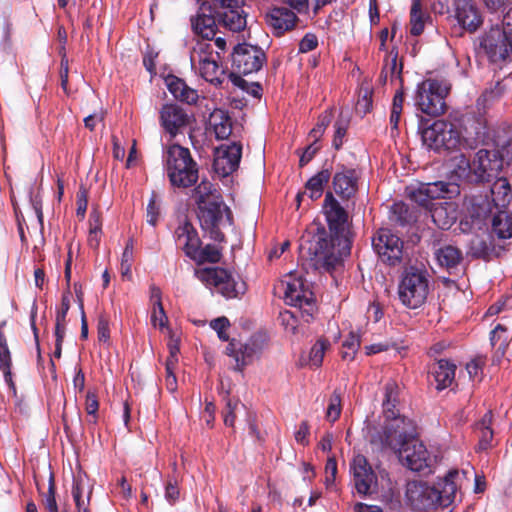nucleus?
I'll list each match as a JSON object with an SVG mask.
<instances>
[{"label":"nucleus","mask_w":512,"mask_h":512,"mask_svg":"<svg viewBox=\"0 0 512 512\" xmlns=\"http://www.w3.org/2000/svg\"><path fill=\"white\" fill-rule=\"evenodd\" d=\"M323 212L334 236H328L324 228L317 229L308 247L303 243L300 245V253L302 258L310 260V265L316 270L330 272L341 263L335 243L340 241L339 234L344 232L348 216L331 192L325 195Z\"/></svg>","instance_id":"f257e3e1"},{"label":"nucleus","mask_w":512,"mask_h":512,"mask_svg":"<svg viewBox=\"0 0 512 512\" xmlns=\"http://www.w3.org/2000/svg\"><path fill=\"white\" fill-rule=\"evenodd\" d=\"M163 161L172 186L187 188L197 182L198 166L188 148L170 145L163 155Z\"/></svg>","instance_id":"f03ea898"},{"label":"nucleus","mask_w":512,"mask_h":512,"mask_svg":"<svg viewBox=\"0 0 512 512\" xmlns=\"http://www.w3.org/2000/svg\"><path fill=\"white\" fill-rule=\"evenodd\" d=\"M495 143L496 149H481L476 153L472 161L475 181L488 182L496 178L504 163L509 164L512 161V138L506 140L498 135Z\"/></svg>","instance_id":"7ed1b4c3"},{"label":"nucleus","mask_w":512,"mask_h":512,"mask_svg":"<svg viewBox=\"0 0 512 512\" xmlns=\"http://www.w3.org/2000/svg\"><path fill=\"white\" fill-rule=\"evenodd\" d=\"M191 67L207 82L218 86L225 79V69L221 63L220 52L213 50L210 42L199 40L190 53Z\"/></svg>","instance_id":"20e7f679"},{"label":"nucleus","mask_w":512,"mask_h":512,"mask_svg":"<svg viewBox=\"0 0 512 512\" xmlns=\"http://www.w3.org/2000/svg\"><path fill=\"white\" fill-rule=\"evenodd\" d=\"M429 290L430 279L426 270L416 267L404 270L398 284V297L405 307H421L427 300Z\"/></svg>","instance_id":"39448f33"},{"label":"nucleus","mask_w":512,"mask_h":512,"mask_svg":"<svg viewBox=\"0 0 512 512\" xmlns=\"http://www.w3.org/2000/svg\"><path fill=\"white\" fill-rule=\"evenodd\" d=\"M489 60L501 66L512 54V8L503 16L501 26L492 27L481 41Z\"/></svg>","instance_id":"423d86ee"},{"label":"nucleus","mask_w":512,"mask_h":512,"mask_svg":"<svg viewBox=\"0 0 512 512\" xmlns=\"http://www.w3.org/2000/svg\"><path fill=\"white\" fill-rule=\"evenodd\" d=\"M449 91L450 87L445 81L425 79L416 87L414 104L417 110L428 116H440L446 111L445 99Z\"/></svg>","instance_id":"0eeeda50"},{"label":"nucleus","mask_w":512,"mask_h":512,"mask_svg":"<svg viewBox=\"0 0 512 512\" xmlns=\"http://www.w3.org/2000/svg\"><path fill=\"white\" fill-rule=\"evenodd\" d=\"M195 275L207 287L226 299L238 298L246 291V284L239 275L220 267L198 269Z\"/></svg>","instance_id":"6e6552de"},{"label":"nucleus","mask_w":512,"mask_h":512,"mask_svg":"<svg viewBox=\"0 0 512 512\" xmlns=\"http://www.w3.org/2000/svg\"><path fill=\"white\" fill-rule=\"evenodd\" d=\"M198 210L202 229L209 234L211 239L218 242L223 241L224 234L221 232V228L232 223L230 209L220 200L202 205Z\"/></svg>","instance_id":"1a4fd4ad"},{"label":"nucleus","mask_w":512,"mask_h":512,"mask_svg":"<svg viewBox=\"0 0 512 512\" xmlns=\"http://www.w3.org/2000/svg\"><path fill=\"white\" fill-rule=\"evenodd\" d=\"M396 449L402 463L412 471L429 474L437 463V456L417 439Z\"/></svg>","instance_id":"9d476101"},{"label":"nucleus","mask_w":512,"mask_h":512,"mask_svg":"<svg viewBox=\"0 0 512 512\" xmlns=\"http://www.w3.org/2000/svg\"><path fill=\"white\" fill-rule=\"evenodd\" d=\"M486 126V120L483 118H477L471 129L467 126L464 128L465 135L456 126V124L447 122V132L440 135V151L444 150H461L464 148H471V139H477L484 134Z\"/></svg>","instance_id":"9b49d317"},{"label":"nucleus","mask_w":512,"mask_h":512,"mask_svg":"<svg viewBox=\"0 0 512 512\" xmlns=\"http://www.w3.org/2000/svg\"><path fill=\"white\" fill-rule=\"evenodd\" d=\"M372 247L382 262L391 266L400 264L403 257V241L390 229H379L372 238Z\"/></svg>","instance_id":"f8f14e48"},{"label":"nucleus","mask_w":512,"mask_h":512,"mask_svg":"<svg viewBox=\"0 0 512 512\" xmlns=\"http://www.w3.org/2000/svg\"><path fill=\"white\" fill-rule=\"evenodd\" d=\"M265 61L266 56L261 48L246 43L238 44L232 53V73L248 75L258 72Z\"/></svg>","instance_id":"ddd939ff"},{"label":"nucleus","mask_w":512,"mask_h":512,"mask_svg":"<svg viewBox=\"0 0 512 512\" xmlns=\"http://www.w3.org/2000/svg\"><path fill=\"white\" fill-rule=\"evenodd\" d=\"M279 288L283 290L285 302L289 305L303 309L308 315L314 311L313 293L304 285L301 278L292 274L281 280Z\"/></svg>","instance_id":"4468645a"},{"label":"nucleus","mask_w":512,"mask_h":512,"mask_svg":"<svg viewBox=\"0 0 512 512\" xmlns=\"http://www.w3.org/2000/svg\"><path fill=\"white\" fill-rule=\"evenodd\" d=\"M279 288L283 290L285 302L289 305L303 309L308 315L314 311L313 293L304 285L301 278L292 274L281 280Z\"/></svg>","instance_id":"2eb2a0df"},{"label":"nucleus","mask_w":512,"mask_h":512,"mask_svg":"<svg viewBox=\"0 0 512 512\" xmlns=\"http://www.w3.org/2000/svg\"><path fill=\"white\" fill-rule=\"evenodd\" d=\"M408 194L415 203L428 207L434 199L450 198L459 194V185L455 182L447 183L444 181L421 183L416 187H409Z\"/></svg>","instance_id":"dca6fc26"},{"label":"nucleus","mask_w":512,"mask_h":512,"mask_svg":"<svg viewBox=\"0 0 512 512\" xmlns=\"http://www.w3.org/2000/svg\"><path fill=\"white\" fill-rule=\"evenodd\" d=\"M390 422L386 425L387 439L394 448L402 447L417 436V424L414 420L399 415L395 412L394 417H386Z\"/></svg>","instance_id":"f3484780"},{"label":"nucleus","mask_w":512,"mask_h":512,"mask_svg":"<svg viewBox=\"0 0 512 512\" xmlns=\"http://www.w3.org/2000/svg\"><path fill=\"white\" fill-rule=\"evenodd\" d=\"M405 496L407 503L417 511H428L438 506L437 489L425 482H408Z\"/></svg>","instance_id":"a211bd4d"},{"label":"nucleus","mask_w":512,"mask_h":512,"mask_svg":"<svg viewBox=\"0 0 512 512\" xmlns=\"http://www.w3.org/2000/svg\"><path fill=\"white\" fill-rule=\"evenodd\" d=\"M350 471L357 492L360 495L372 494L377 487V476L368 460L361 454L353 457L350 463Z\"/></svg>","instance_id":"6ab92c4d"},{"label":"nucleus","mask_w":512,"mask_h":512,"mask_svg":"<svg viewBox=\"0 0 512 512\" xmlns=\"http://www.w3.org/2000/svg\"><path fill=\"white\" fill-rule=\"evenodd\" d=\"M242 156V145L238 142L223 144L215 151L213 168L221 177L232 174L239 167Z\"/></svg>","instance_id":"aec40b11"},{"label":"nucleus","mask_w":512,"mask_h":512,"mask_svg":"<svg viewBox=\"0 0 512 512\" xmlns=\"http://www.w3.org/2000/svg\"><path fill=\"white\" fill-rule=\"evenodd\" d=\"M469 471L452 469L438 482L437 503L438 506L448 507L457 496L458 489L462 486L464 478H468Z\"/></svg>","instance_id":"412c9836"},{"label":"nucleus","mask_w":512,"mask_h":512,"mask_svg":"<svg viewBox=\"0 0 512 512\" xmlns=\"http://www.w3.org/2000/svg\"><path fill=\"white\" fill-rule=\"evenodd\" d=\"M159 122L166 133L175 137L188 125L189 116L177 104H164L159 111Z\"/></svg>","instance_id":"4be33fe9"},{"label":"nucleus","mask_w":512,"mask_h":512,"mask_svg":"<svg viewBox=\"0 0 512 512\" xmlns=\"http://www.w3.org/2000/svg\"><path fill=\"white\" fill-rule=\"evenodd\" d=\"M455 18L459 25L469 32H475L483 23L480 9L471 0L455 2Z\"/></svg>","instance_id":"5701e85b"},{"label":"nucleus","mask_w":512,"mask_h":512,"mask_svg":"<svg viewBox=\"0 0 512 512\" xmlns=\"http://www.w3.org/2000/svg\"><path fill=\"white\" fill-rule=\"evenodd\" d=\"M175 238L177 244L184 250L187 257L190 259L199 258L198 250L201 246V241L192 224L185 222L180 225L175 231Z\"/></svg>","instance_id":"b1692460"},{"label":"nucleus","mask_w":512,"mask_h":512,"mask_svg":"<svg viewBox=\"0 0 512 512\" xmlns=\"http://www.w3.org/2000/svg\"><path fill=\"white\" fill-rule=\"evenodd\" d=\"M210 7L203 4L195 17L191 19L192 29L195 34L202 37V40L210 42L216 34V20L215 16L211 13Z\"/></svg>","instance_id":"393cba45"},{"label":"nucleus","mask_w":512,"mask_h":512,"mask_svg":"<svg viewBox=\"0 0 512 512\" xmlns=\"http://www.w3.org/2000/svg\"><path fill=\"white\" fill-rule=\"evenodd\" d=\"M358 174L355 169L342 168L333 177V189L343 199H349L357 190Z\"/></svg>","instance_id":"a878e982"},{"label":"nucleus","mask_w":512,"mask_h":512,"mask_svg":"<svg viewBox=\"0 0 512 512\" xmlns=\"http://www.w3.org/2000/svg\"><path fill=\"white\" fill-rule=\"evenodd\" d=\"M266 20L276 35H282L294 27L297 17L286 7H274L268 12Z\"/></svg>","instance_id":"bb28decb"},{"label":"nucleus","mask_w":512,"mask_h":512,"mask_svg":"<svg viewBox=\"0 0 512 512\" xmlns=\"http://www.w3.org/2000/svg\"><path fill=\"white\" fill-rule=\"evenodd\" d=\"M494 212V204L486 196H474L469 200V216L472 222L479 227L486 224Z\"/></svg>","instance_id":"cd10ccee"},{"label":"nucleus","mask_w":512,"mask_h":512,"mask_svg":"<svg viewBox=\"0 0 512 512\" xmlns=\"http://www.w3.org/2000/svg\"><path fill=\"white\" fill-rule=\"evenodd\" d=\"M166 86L173 97L187 104H195L199 98L198 91L189 87L186 82L173 75H169L166 80Z\"/></svg>","instance_id":"c85d7f7f"},{"label":"nucleus","mask_w":512,"mask_h":512,"mask_svg":"<svg viewBox=\"0 0 512 512\" xmlns=\"http://www.w3.org/2000/svg\"><path fill=\"white\" fill-rule=\"evenodd\" d=\"M491 232L499 239L512 238V213L506 208L495 209L490 219Z\"/></svg>","instance_id":"c756f323"},{"label":"nucleus","mask_w":512,"mask_h":512,"mask_svg":"<svg viewBox=\"0 0 512 512\" xmlns=\"http://www.w3.org/2000/svg\"><path fill=\"white\" fill-rule=\"evenodd\" d=\"M209 126L219 140L227 139L232 132V121L228 113L222 109H215L209 117Z\"/></svg>","instance_id":"7c9ffc66"},{"label":"nucleus","mask_w":512,"mask_h":512,"mask_svg":"<svg viewBox=\"0 0 512 512\" xmlns=\"http://www.w3.org/2000/svg\"><path fill=\"white\" fill-rule=\"evenodd\" d=\"M450 178L453 181L472 180V163L462 153L455 155L448 163Z\"/></svg>","instance_id":"2f4dec72"},{"label":"nucleus","mask_w":512,"mask_h":512,"mask_svg":"<svg viewBox=\"0 0 512 512\" xmlns=\"http://www.w3.org/2000/svg\"><path fill=\"white\" fill-rule=\"evenodd\" d=\"M446 128L447 121L436 120L421 131V139L427 149L440 151V135L447 132Z\"/></svg>","instance_id":"473e14b6"},{"label":"nucleus","mask_w":512,"mask_h":512,"mask_svg":"<svg viewBox=\"0 0 512 512\" xmlns=\"http://www.w3.org/2000/svg\"><path fill=\"white\" fill-rule=\"evenodd\" d=\"M456 366L447 360L441 359L436 364L433 375L438 390H442L451 385L455 377Z\"/></svg>","instance_id":"72a5a7b5"},{"label":"nucleus","mask_w":512,"mask_h":512,"mask_svg":"<svg viewBox=\"0 0 512 512\" xmlns=\"http://www.w3.org/2000/svg\"><path fill=\"white\" fill-rule=\"evenodd\" d=\"M193 198L199 207L210 202L220 201L221 196L214 185L208 180H202L194 189Z\"/></svg>","instance_id":"f704fd0d"},{"label":"nucleus","mask_w":512,"mask_h":512,"mask_svg":"<svg viewBox=\"0 0 512 512\" xmlns=\"http://www.w3.org/2000/svg\"><path fill=\"white\" fill-rule=\"evenodd\" d=\"M491 202L494 208H506L511 200V187L507 179L498 178L491 187Z\"/></svg>","instance_id":"c9c22d12"},{"label":"nucleus","mask_w":512,"mask_h":512,"mask_svg":"<svg viewBox=\"0 0 512 512\" xmlns=\"http://www.w3.org/2000/svg\"><path fill=\"white\" fill-rule=\"evenodd\" d=\"M219 17L223 26L230 31L239 32L246 27V15L242 7L224 10Z\"/></svg>","instance_id":"e433bc0d"},{"label":"nucleus","mask_w":512,"mask_h":512,"mask_svg":"<svg viewBox=\"0 0 512 512\" xmlns=\"http://www.w3.org/2000/svg\"><path fill=\"white\" fill-rule=\"evenodd\" d=\"M226 351L229 356L234 358V369L237 371H242L250 363L253 354V349L249 345H236L234 342L229 343Z\"/></svg>","instance_id":"4c0bfd02"},{"label":"nucleus","mask_w":512,"mask_h":512,"mask_svg":"<svg viewBox=\"0 0 512 512\" xmlns=\"http://www.w3.org/2000/svg\"><path fill=\"white\" fill-rule=\"evenodd\" d=\"M150 293L152 302L151 322L154 327L158 326L163 329L167 325L168 318L161 302V290L153 286L151 287Z\"/></svg>","instance_id":"58836bf2"},{"label":"nucleus","mask_w":512,"mask_h":512,"mask_svg":"<svg viewBox=\"0 0 512 512\" xmlns=\"http://www.w3.org/2000/svg\"><path fill=\"white\" fill-rule=\"evenodd\" d=\"M435 258L440 266L452 269L457 267L462 260V253L456 247L447 245L435 251Z\"/></svg>","instance_id":"ea45409f"},{"label":"nucleus","mask_w":512,"mask_h":512,"mask_svg":"<svg viewBox=\"0 0 512 512\" xmlns=\"http://www.w3.org/2000/svg\"><path fill=\"white\" fill-rule=\"evenodd\" d=\"M331 173L328 169H323L312 176L306 183V193L312 200L320 198L323 194L324 186L328 183Z\"/></svg>","instance_id":"a19ab883"},{"label":"nucleus","mask_w":512,"mask_h":512,"mask_svg":"<svg viewBox=\"0 0 512 512\" xmlns=\"http://www.w3.org/2000/svg\"><path fill=\"white\" fill-rule=\"evenodd\" d=\"M428 18L429 16L422 10L421 0H413L410 12V33L414 36L420 35Z\"/></svg>","instance_id":"79ce46f5"},{"label":"nucleus","mask_w":512,"mask_h":512,"mask_svg":"<svg viewBox=\"0 0 512 512\" xmlns=\"http://www.w3.org/2000/svg\"><path fill=\"white\" fill-rule=\"evenodd\" d=\"M503 92L504 89L500 82H497L493 88L487 89L483 92V94L478 98L476 102V107L480 114L478 118H483L485 120L483 114L485 113L486 109L495 101L500 99V97L503 95Z\"/></svg>","instance_id":"37998d69"},{"label":"nucleus","mask_w":512,"mask_h":512,"mask_svg":"<svg viewBox=\"0 0 512 512\" xmlns=\"http://www.w3.org/2000/svg\"><path fill=\"white\" fill-rule=\"evenodd\" d=\"M398 385L394 381H389L384 387L383 410L386 417H394L398 401Z\"/></svg>","instance_id":"c03bdc74"},{"label":"nucleus","mask_w":512,"mask_h":512,"mask_svg":"<svg viewBox=\"0 0 512 512\" xmlns=\"http://www.w3.org/2000/svg\"><path fill=\"white\" fill-rule=\"evenodd\" d=\"M492 422V413L488 411L485 413L481 421L477 424V430L479 432V444L480 450H486L491 446L493 439V431L490 428Z\"/></svg>","instance_id":"a18cd8bd"},{"label":"nucleus","mask_w":512,"mask_h":512,"mask_svg":"<svg viewBox=\"0 0 512 512\" xmlns=\"http://www.w3.org/2000/svg\"><path fill=\"white\" fill-rule=\"evenodd\" d=\"M509 337L508 329L502 324H497L491 331V344L496 347L497 353L500 352L501 355H504Z\"/></svg>","instance_id":"49530a36"},{"label":"nucleus","mask_w":512,"mask_h":512,"mask_svg":"<svg viewBox=\"0 0 512 512\" xmlns=\"http://www.w3.org/2000/svg\"><path fill=\"white\" fill-rule=\"evenodd\" d=\"M431 218L435 225L440 229H449L455 221L453 214L449 215L446 208L442 205H436L430 209Z\"/></svg>","instance_id":"de8ad7c7"},{"label":"nucleus","mask_w":512,"mask_h":512,"mask_svg":"<svg viewBox=\"0 0 512 512\" xmlns=\"http://www.w3.org/2000/svg\"><path fill=\"white\" fill-rule=\"evenodd\" d=\"M330 343L325 339H319L312 346L309 352L308 365L313 368H318L322 365L323 358L326 350L329 348Z\"/></svg>","instance_id":"09e8293b"},{"label":"nucleus","mask_w":512,"mask_h":512,"mask_svg":"<svg viewBox=\"0 0 512 512\" xmlns=\"http://www.w3.org/2000/svg\"><path fill=\"white\" fill-rule=\"evenodd\" d=\"M134 261V244L133 240L129 239L125 245L124 251L121 256L120 272L124 279L130 280L132 277L131 267Z\"/></svg>","instance_id":"8fccbe9b"},{"label":"nucleus","mask_w":512,"mask_h":512,"mask_svg":"<svg viewBox=\"0 0 512 512\" xmlns=\"http://www.w3.org/2000/svg\"><path fill=\"white\" fill-rule=\"evenodd\" d=\"M229 80L232 82V84L235 87L240 88L241 90L245 91L247 94L253 96L254 98H259L261 96L262 88L261 86L256 82H247L245 79H243L240 75H237L235 73H230L228 75Z\"/></svg>","instance_id":"3c124183"},{"label":"nucleus","mask_w":512,"mask_h":512,"mask_svg":"<svg viewBox=\"0 0 512 512\" xmlns=\"http://www.w3.org/2000/svg\"><path fill=\"white\" fill-rule=\"evenodd\" d=\"M360 347V337L354 332L349 335L342 343L341 357L345 361H352Z\"/></svg>","instance_id":"603ef678"},{"label":"nucleus","mask_w":512,"mask_h":512,"mask_svg":"<svg viewBox=\"0 0 512 512\" xmlns=\"http://www.w3.org/2000/svg\"><path fill=\"white\" fill-rule=\"evenodd\" d=\"M93 485L90 483L86 475H78L74 477L72 486L73 499H79L85 496H91Z\"/></svg>","instance_id":"864d4df0"},{"label":"nucleus","mask_w":512,"mask_h":512,"mask_svg":"<svg viewBox=\"0 0 512 512\" xmlns=\"http://www.w3.org/2000/svg\"><path fill=\"white\" fill-rule=\"evenodd\" d=\"M331 120H332V112L326 110L323 114L320 115L317 124L310 131L309 138L312 141L317 142L320 139V137L323 135L326 128L329 126Z\"/></svg>","instance_id":"5fc2aeb1"},{"label":"nucleus","mask_w":512,"mask_h":512,"mask_svg":"<svg viewBox=\"0 0 512 512\" xmlns=\"http://www.w3.org/2000/svg\"><path fill=\"white\" fill-rule=\"evenodd\" d=\"M341 414V394L335 390L329 400L326 411V418L330 422H335Z\"/></svg>","instance_id":"6e6d98bb"},{"label":"nucleus","mask_w":512,"mask_h":512,"mask_svg":"<svg viewBox=\"0 0 512 512\" xmlns=\"http://www.w3.org/2000/svg\"><path fill=\"white\" fill-rule=\"evenodd\" d=\"M244 409V405L238 400L228 399L226 407L223 411L224 423L226 426L233 427L235 423L236 414Z\"/></svg>","instance_id":"4d7b16f0"},{"label":"nucleus","mask_w":512,"mask_h":512,"mask_svg":"<svg viewBox=\"0 0 512 512\" xmlns=\"http://www.w3.org/2000/svg\"><path fill=\"white\" fill-rule=\"evenodd\" d=\"M199 258H193L192 260L197 261L199 263L203 262H211L216 263L221 258V253L219 249L214 245H206L203 248H199L198 250Z\"/></svg>","instance_id":"13d9d810"},{"label":"nucleus","mask_w":512,"mask_h":512,"mask_svg":"<svg viewBox=\"0 0 512 512\" xmlns=\"http://www.w3.org/2000/svg\"><path fill=\"white\" fill-rule=\"evenodd\" d=\"M348 125H349V120L342 116H340L339 119L334 124L335 133H334V138H333L332 144H333L334 148L337 150L343 144V139L346 135Z\"/></svg>","instance_id":"bf43d9fd"},{"label":"nucleus","mask_w":512,"mask_h":512,"mask_svg":"<svg viewBox=\"0 0 512 512\" xmlns=\"http://www.w3.org/2000/svg\"><path fill=\"white\" fill-rule=\"evenodd\" d=\"M279 318L286 332L293 335L298 334V319L293 312L285 310L280 313Z\"/></svg>","instance_id":"052dcab7"},{"label":"nucleus","mask_w":512,"mask_h":512,"mask_svg":"<svg viewBox=\"0 0 512 512\" xmlns=\"http://www.w3.org/2000/svg\"><path fill=\"white\" fill-rule=\"evenodd\" d=\"M210 326L212 329H214L220 340L222 341H228L229 335L227 334L226 330L229 328L230 323L229 320L226 317H219L211 321Z\"/></svg>","instance_id":"680f3d73"},{"label":"nucleus","mask_w":512,"mask_h":512,"mask_svg":"<svg viewBox=\"0 0 512 512\" xmlns=\"http://www.w3.org/2000/svg\"><path fill=\"white\" fill-rule=\"evenodd\" d=\"M156 195L152 193L151 198L147 205V222L155 226L158 222L159 214H160V207L157 203Z\"/></svg>","instance_id":"e2e57ef3"},{"label":"nucleus","mask_w":512,"mask_h":512,"mask_svg":"<svg viewBox=\"0 0 512 512\" xmlns=\"http://www.w3.org/2000/svg\"><path fill=\"white\" fill-rule=\"evenodd\" d=\"M71 293L69 291L63 293L61 305L56 312V322H66V316L70 309Z\"/></svg>","instance_id":"0e129e2a"},{"label":"nucleus","mask_w":512,"mask_h":512,"mask_svg":"<svg viewBox=\"0 0 512 512\" xmlns=\"http://www.w3.org/2000/svg\"><path fill=\"white\" fill-rule=\"evenodd\" d=\"M318 45V39L316 35L307 33L299 43V52L307 53L314 50Z\"/></svg>","instance_id":"69168bd1"},{"label":"nucleus","mask_w":512,"mask_h":512,"mask_svg":"<svg viewBox=\"0 0 512 512\" xmlns=\"http://www.w3.org/2000/svg\"><path fill=\"white\" fill-rule=\"evenodd\" d=\"M11 367V356L6 344V340L0 334V369Z\"/></svg>","instance_id":"338daca9"},{"label":"nucleus","mask_w":512,"mask_h":512,"mask_svg":"<svg viewBox=\"0 0 512 512\" xmlns=\"http://www.w3.org/2000/svg\"><path fill=\"white\" fill-rule=\"evenodd\" d=\"M104 120V112L102 110L96 111L84 118V125L90 131H93L97 124L102 123Z\"/></svg>","instance_id":"774afa93"}]
</instances>
